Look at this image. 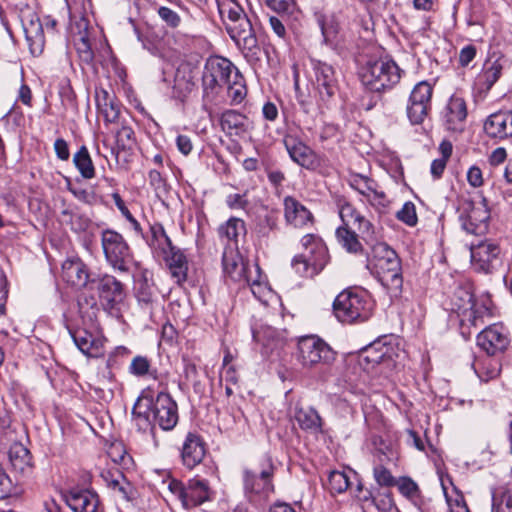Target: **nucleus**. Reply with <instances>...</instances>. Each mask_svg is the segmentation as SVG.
<instances>
[{
	"label": "nucleus",
	"instance_id": "4468645a",
	"mask_svg": "<svg viewBox=\"0 0 512 512\" xmlns=\"http://www.w3.org/2000/svg\"><path fill=\"white\" fill-rule=\"evenodd\" d=\"M313 85L319 100L328 104L339 90L338 78L333 66L320 60H312Z\"/></svg>",
	"mask_w": 512,
	"mask_h": 512
},
{
	"label": "nucleus",
	"instance_id": "2eb2a0df",
	"mask_svg": "<svg viewBox=\"0 0 512 512\" xmlns=\"http://www.w3.org/2000/svg\"><path fill=\"white\" fill-rule=\"evenodd\" d=\"M478 347L490 355L504 353L510 345L508 330L499 324H493L483 329L476 338Z\"/></svg>",
	"mask_w": 512,
	"mask_h": 512
},
{
	"label": "nucleus",
	"instance_id": "a19ab883",
	"mask_svg": "<svg viewBox=\"0 0 512 512\" xmlns=\"http://www.w3.org/2000/svg\"><path fill=\"white\" fill-rule=\"evenodd\" d=\"M162 430H171L178 423V406L170 395L162 393Z\"/></svg>",
	"mask_w": 512,
	"mask_h": 512
},
{
	"label": "nucleus",
	"instance_id": "f257e3e1",
	"mask_svg": "<svg viewBox=\"0 0 512 512\" xmlns=\"http://www.w3.org/2000/svg\"><path fill=\"white\" fill-rule=\"evenodd\" d=\"M223 24L230 38L248 62L260 60L261 48L251 19L235 0H216Z\"/></svg>",
	"mask_w": 512,
	"mask_h": 512
},
{
	"label": "nucleus",
	"instance_id": "a211bd4d",
	"mask_svg": "<svg viewBox=\"0 0 512 512\" xmlns=\"http://www.w3.org/2000/svg\"><path fill=\"white\" fill-rule=\"evenodd\" d=\"M165 238L167 250L165 251V262L172 279L181 284L186 281L188 272V260L184 252L172 244L170 238L162 228V238Z\"/></svg>",
	"mask_w": 512,
	"mask_h": 512
},
{
	"label": "nucleus",
	"instance_id": "864d4df0",
	"mask_svg": "<svg viewBox=\"0 0 512 512\" xmlns=\"http://www.w3.org/2000/svg\"><path fill=\"white\" fill-rule=\"evenodd\" d=\"M395 486H397L399 492L408 499H415L419 496L418 485L409 477H401L396 480Z\"/></svg>",
	"mask_w": 512,
	"mask_h": 512
},
{
	"label": "nucleus",
	"instance_id": "58836bf2",
	"mask_svg": "<svg viewBox=\"0 0 512 512\" xmlns=\"http://www.w3.org/2000/svg\"><path fill=\"white\" fill-rule=\"evenodd\" d=\"M254 272L256 273V277L252 278L250 275L246 277L244 280L251 289L252 294L254 297L262 302L267 303L269 300V297L271 296V289L268 287V284L261 280V273L260 268L257 264L253 266Z\"/></svg>",
	"mask_w": 512,
	"mask_h": 512
},
{
	"label": "nucleus",
	"instance_id": "e2e57ef3",
	"mask_svg": "<svg viewBox=\"0 0 512 512\" xmlns=\"http://www.w3.org/2000/svg\"><path fill=\"white\" fill-rule=\"evenodd\" d=\"M361 357L367 364H379L383 361L385 352L378 351L377 347L372 345L363 351Z\"/></svg>",
	"mask_w": 512,
	"mask_h": 512
},
{
	"label": "nucleus",
	"instance_id": "9b49d317",
	"mask_svg": "<svg viewBox=\"0 0 512 512\" xmlns=\"http://www.w3.org/2000/svg\"><path fill=\"white\" fill-rule=\"evenodd\" d=\"M460 221L463 229L470 234L483 235L488 231L490 210L487 200L482 197L481 201L473 202L466 200L461 204Z\"/></svg>",
	"mask_w": 512,
	"mask_h": 512
},
{
	"label": "nucleus",
	"instance_id": "72a5a7b5",
	"mask_svg": "<svg viewBox=\"0 0 512 512\" xmlns=\"http://www.w3.org/2000/svg\"><path fill=\"white\" fill-rule=\"evenodd\" d=\"M505 60L501 57L492 60L488 59L483 67L482 72L479 74L477 81L481 85V89L488 91L497 82L502 74Z\"/></svg>",
	"mask_w": 512,
	"mask_h": 512
},
{
	"label": "nucleus",
	"instance_id": "f8f14e48",
	"mask_svg": "<svg viewBox=\"0 0 512 512\" xmlns=\"http://www.w3.org/2000/svg\"><path fill=\"white\" fill-rule=\"evenodd\" d=\"M238 71L233 63L226 58H209L202 77L204 90L217 92V89L224 87Z\"/></svg>",
	"mask_w": 512,
	"mask_h": 512
},
{
	"label": "nucleus",
	"instance_id": "c9c22d12",
	"mask_svg": "<svg viewBox=\"0 0 512 512\" xmlns=\"http://www.w3.org/2000/svg\"><path fill=\"white\" fill-rule=\"evenodd\" d=\"M75 345L85 355L96 356L100 348V340L87 330H76L71 333Z\"/></svg>",
	"mask_w": 512,
	"mask_h": 512
},
{
	"label": "nucleus",
	"instance_id": "dca6fc26",
	"mask_svg": "<svg viewBox=\"0 0 512 512\" xmlns=\"http://www.w3.org/2000/svg\"><path fill=\"white\" fill-rule=\"evenodd\" d=\"M501 248L491 239H486L471 247V259L475 267L483 272H491L500 264Z\"/></svg>",
	"mask_w": 512,
	"mask_h": 512
},
{
	"label": "nucleus",
	"instance_id": "7c9ffc66",
	"mask_svg": "<svg viewBox=\"0 0 512 512\" xmlns=\"http://www.w3.org/2000/svg\"><path fill=\"white\" fill-rule=\"evenodd\" d=\"M8 457L13 470L21 475H28L32 472V457L30 451L21 443H14L10 446Z\"/></svg>",
	"mask_w": 512,
	"mask_h": 512
},
{
	"label": "nucleus",
	"instance_id": "8fccbe9b",
	"mask_svg": "<svg viewBox=\"0 0 512 512\" xmlns=\"http://www.w3.org/2000/svg\"><path fill=\"white\" fill-rule=\"evenodd\" d=\"M107 453L113 462L122 466H127L132 461L122 441H114L111 443Z\"/></svg>",
	"mask_w": 512,
	"mask_h": 512
},
{
	"label": "nucleus",
	"instance_id": "412c9836",
	"mask_svg": "<svg viewBox=\"0 0 512 512\" xmlns=\"http://www.w3.org/2000/svg\"><path fill=\"white\" fill-rule=\"evenodd\" d=\"M95 102L98 113L105 123H116L121 112V104L113 92L104 88L95 89Z\"/></svg>",
	"mask_w": 512,
	"mask_h": 512
},
{
	"label": "nucleus",
	"instance_id": "69168bd1",
	"mask_svg": "<svg viewBox=\"0 0 512 512\" xmlns=\"http://www.w3.org/2000/svg\"><path fill=\"white\" fill-rule=\"evenodd\" d=\"M477 53L476 47L474 45H466L464 46L459 53V64L462 67L468 66L471 61L475 58Z\"/></svg>",
	"mask_w": 512,
	"mask_h": 512
},
{
	"label": "nucleus",
	"instance_id": "c756f323",
	"mask_svg": "<svg viewBox=\"0 0 512 512\" xmlns=\"http://www.w3.org/2000/svg\"><path fill=\"white\" fill-rule=\"evenodd\" d=\"M496 356L486 353L484 356L475 357L472 367L481 381L487 382L499 375L501 363Z\"/></svg>",
	"mask_w": 512,
	"mask_h": 512
},
{
	"label": "nucleus",
	"instance_id": "1a4fd4ad",
	"mask_svg": "<svg viewBox=\"0 0 512 512\" xmlns=\"http://www.w3.org/2000/svg\"><path fill=\"white\" fill-rule=\"evenodd\" d=\"M451 310L457 313L462 327H479L483 324V315L488 313V308L477 306L472 292L463 287L455 290L451 298Z\"/></svg>",
	"mask_w": 512,
	"mask_h": 512
},
{
	"label": "nucleus",
	"instance_id": "2f4dec72",
	"mask_svg": "<svg viewBox=\"0 0 512 512\" xmlns=\"http://www.w3.org/2000/svg\"><path fill=\"white\" fill-rule=\"evenodd\" d=\"M210 488L206 480L194 478L189 481L185 491L184 507L201 505L210 499Z\"/></svg>",
	"mask_w": 512,
	"mask_h": 512
},
{
	"label": "nucleus",
	"instance_id": "9d476101",
	"mask_svg": "<svg viewBox=\"0 0 512 512\" xmlns=\"http://www.w3.org/2000/svg\"><path fill=\"white\" fill-rule=\"evenodd\" d=\"M297 359L304 367L330 364L335 360L332 348L317 336H305L298 341Z\"/></svg>",
	"mask_w": 512,
	"mask_h": 512
},
{
	"label": "nucleus",
	"instance_id": "de8ad7c7",
	"mask_svg": "<svg viewBox=\"0 0 512 512\" xmlns=\"http://www.w3.org/2000/svg\"><path fill=\"white\" fill-rule=\"evenodd\" d=\"M350 478L343 471H331L328 477V488L332 493H343L350 487Z\"/></svg>",
	"mask_w": 512,
	"mask_h": 512
},
{
	"label": "nucleus",
	"instance_id": "f03ea898",
	"mask_svg": "<svg viewBox=\"0 0 512 512\" xmlns=\"http://www.w3.org/2000/svg\"><path fill=\"white\" fill-rule=\"evenodd\" d=\"M368 267L388 291L390 298H398L402 292L403 278L397 253L385 243L373 245V254Z\"/></svg>",
	"mask_w": 512,
	"mask_h": 512
},
{
	"label": "nucleus",
	"instance_id": "052dcab7",
	"mask_svg": "<svg viewBox=\"0 0 512 512\" xmlns=\"http://www.w3.org/2000/svg\"><path fill=\"white\" fill-rule=\"evenodd\" d=\"M116 141L122 149L131 148L134 144V131L131 127L123 125L116 133Z\"/></svg>",
	"mask_w": 512,
	"mask_h": 512
},
{
	"label": "nucleus",
	"instance_id": "a878e982",
	"mask_svg": "<svg viewBox=\"0 0 512 512\" xmlns=\"http://www.w3.org/2000/svg\"><path fill=\"white\" fill-rule=\"evenodd\" d=\"M205 444L200 436L189 433L183 443L181 457L183 464L192 469L200 464L205 456Z\"/></svg>",
	"mask_w": 512,
	"mask_h": 512
},
{
	"label": "nucleus",
	"instance_id": "c85d7f7f",
	"mask_svg": "<svg viewBox=\"0 0 512 512\" xmlns=\"http://www.w3.org/2000/svg\"><path fill=\"white\" fill-rule=\"evenodd\" d=\"M467 117L465 101L460 97H452L446 107L445 121L447 129L462 131Z\"/></svg>",
	"mask_w": 512,
	"mask_h": 512
},
{
	"label": "nucleus",
	"instance_id": "7ed1b4c3",
	"mask_svg": "<svg viewBox=\"0 0 512 512\" xmlns=\"http://www.w3.org/2000/svg\"><path fill=\"white\" fill-rule=\"evenodd\" d=\"M186 10L177 4L174 7L162 5V22L166 29L162 32V57H167L170 61L180 58L181 49L187 42V34L180 28L183 25L182 15Z\"/></svg>",
	"mask_w": 512,
	"mask_h": 512
},
{
	"label": "nucleus",
	"instance_id": "0e129e2a",
	"mask_svg": "<svg viewBox=\"0 0 512 512\" xmlns=\"http://www.w3.org/2000/svg\"><path fill=\"white\" fill-rule=\"evenodd\" d=\"M149 361L145 357L137 356L130 364V372L136 376H143L149 371Z\"/></svg>",
	"mask_w": 512,
	"mask_h": 512
},
{
	"label": "nucleus",
	"instance_id": "603ef678",
	"mask_svg": "<svg viewBox=\"0 0 512 512\" xmlns=\"http://www.w3.org/2000/svg\"><path fill=\"white\" fill-rule=\"evenodd\" d=\"M278 332L271 326H261L253 329V338L255 341L269 347L276 340Z\"/></svg>",
	"mask_w": 512,
	"mask_h": 512
},
{
	"label": "nucleus",
	"instance_id": "338daca9",
	"mask_svg": "<svg viewBox=\"0 0 512 512\" xmlns=\"http://www.w3.org/2000/svg\"><path fill=\"white\" fill-rule=\"evenodd\" d=\"M467 181L474 188H478L483 185V174L478 166H472L469 168L467 171Z\"/></svg>",
	"mask_w": 512,
	"mask_h": 512
},
{
	"label": "nucleus",
	"instance_id": "bb28decb",
	"mask_svg": "<svg viewBox=\"0 0 512 512\" xmlns=\"http://www.w3.org/2000/svg\"><path fill=\"white\" fill-rule=\"evenodd\" d=\"M286 150L291 159L304 168H312L315 165V154L310 147L299 139L287 136L284 139Z\"/></svg>",
	"mask_w": 512,
	"mask_h": 512
},
{
	"label": "nucleus",
	"instance_id": "423d86ee",
	"mask_svg": "<svg viewBox=\"0 0 512 512\" xmlns=\"http://www.w3.org/2000/svg\"><path fill=\"white\" fill-rule=\"evenodd\" d=\"M160 400V392L151 387H147L138 397L132 414L135 424L139 431L150 433L155 446H157L156 432L157 426H160L159 409L157 403Z\"/></svg>",
	"mask_w": 512,
	"mask_h": 512
},
{
	"label": "nucleus",
	"instance_id": "e433bc0d",
	"mask_svg": "<svg viewBox=\"0 0 512 512\" xmlns=\"http://www.w3.org/2000/svg\"><path fill=\"white\" fill-rule=\"evenodd\" d=\"M224 87L227 89V97L230 99L231 105L240 104L247 96L245 80L239 71Z\"/></svg>",
	"mask_w": 512,
	"mask_h": 512
},
{
	"label": "nucleus",
	"instance_id": "ea45409f",
	"mask_svg": "<svg viewBox=\"0 0 512 512\" xmlns=\"http://www.w3.org/2000/svg\"><path fill=\"white\" fill-rule=\"evenodd\" d=\"M349 184L353 189L369 199L371 195H373L374 198L384 196L382 192H377L375 181L367 176L361 174H352L349 178Z\"/></svg>",
	"mask_w": 512,
	"mask_h": 512
},
{
	"label": "nucleus",
	"instance_id": "4be33fe9",
	"mask_svg": "<svg viewBox=\"0 0 512 512\" xmlns=\"http://www.w3.org/2000/svg\"><path fill=\"white\" fill-rule=\"evenodd\" d=\"M65 501L73 512H98V495L88 489H71L65 494Z\"/></svg>",
	"mask_w": 512,
	"mask_h": 512
},
{
	"label": "nucleus",
	"instance_id": "3c124183",
	"mask_svg": "<svg viewBox=\"0 0 512 512\" xmlns=\"http://www.w3.org/2000/svg\"><path fill=\"white\" fill-rule=\"evenodd\" d=\"M278 228V217L275 213H268L261 218L256 226V232L261 237H268Z\"/></svg>",
	"mask_w": 512,
	"mask_h": 512
},
{
	"label": "nucleus",
	"instance_id": "ddd939ff",
	"mask_svg": "<svg viewBox=\"0 0 512 512\" xmlns=\"http://www.w3.org/2000/svg\"><path fill=\"white\" fill-rule=\"evenodd\" d=\"M433 86L420 81L412 89L406 107L407 117L412 125L422 124L431 110Z\"/></svg>",
	"mask_w": 512,
	"mask_h": 512
},
{
	"label": "nucleus",
	"instance_id": "774afa93",
	"mask_svg": "<svg viewBox=\"0 0 512 512\" xmlns=\"http://www.w3.org/2000/svg\"><path fill=\"white\" fill-rule=\"evenodd\" d=\"M372 502L378 510L383 512L391 510L394 506V501L390 493H384L383 495L374 497Z\"/></svg>",
	"mask_w": 512,
	"mask_h": 512
},
{
	"label": "nucleus",
	"instance_id": "79ce46f5",
	"mask_svg": "<svg viewBox=\"0 0 512 512\" xmlns=\"http://www.w3.org/2000/svg\"><path fill=\"white\" fill-rule=\"evenodd\" d=\"M492 512H512V486L492 492Z\"/></svg>",
	"mask_w": 512,
	"mask_h": 512
},
{
	"label": "nucleus",
	"instance_id": "a18cd8bd",
	"mask_svg": "<svg viewBox=\"0 0 512 512\" xmlns=\"http://www.w3.org/2000/svg\"><path fill=\"white\" fill-rule=\"evenodd\" d=\"M318 23L321 28L324 42L328 45L334 44L339 32V25L335 19L333 17L321 16L318 18Z\"/></svg>",
	"mask_w": 512,
	"mask_h": 512
},
{
	"label": "nucleus",
	"instance_id": "bf43d9fd",
	"mask_svg": "<svg viewBox=\"0 0 512 512\" xmlns=\"http://www.w3.org/2000/svg\"><path fill=\"white\" fill-rule=\"evenodd\" d=\"M76 50L82 62L89 64L93 61L94 52L86 36H81L76 42Z\"/></svg>",
	"mask_w": 512,
	"mask_h": 512
},
{
	"label": "nucleus",
	"instance_id": "49530a36",
	"mask_svg": "<svg viewBox=\"0 0 512 512\" xmlns=\"http://www.w3.org/2000/svg\"><path fill=\"white\" fill-rule=\"evenodd\" d=\"M336 236L338 241L344 248L349 252H358L361 249V244L358 240V236L354 231L348 229V227H339L336 230Z\"/></svg>",
	"mask_w": 512,
	"mask_h": 512
},
{
	"label": "nucleus",
	"instance_id": "473e14b6",
	"mask_svg": "<svg viewBox=\"0 0 512 512\" xmlns=\"http://www.w3.org/2000/svg\"><path fill=\"white\" fill-rule=\"evenodd\" d=\"M294 419L302 430L318 433L322 430V418L316 409L311 406L295 407Z\"/></svg>",
	"mask_w": 512,
	"mask_h": 512
},
{
	"label": "nucleus",
	"instance_id": "6e6d98bb",
	"mask_svg": "<svg viewBox=\"0 0 512 512\" xmlns=\"http://www.w3.org/2000/svg\"><path fill=\"white\" fill-rule=\"evenodd\" d=\"M373 476L376 483L381 487L395 486V477L383 464H378L374 467Z\"/></svg>",
	"mask_w": 512,
	"mask_h": 512
},
{
	"label": "nucleus",
	"instance_id": "aec40b11",
	"mask_svg": "<svg viewBox=\"0 0 512 512\" xmlns=\"http://www.w3.org/2000/svg\"><path fill=\"white\" fill-rule=\"evenodd\" d=\"M90 283L96 285L101 301L108 308H113L123 298V285L112 275L105 274L91 279Z\"/></svg>",
	"mask_w": 512,
	"mask_h": 512
},
{
	"label": "nucleus",
	"instance_id": "6e6552de",
	"mask_svg": "<svg viewBox=\"0 0 512 512\" xmlns=\"http://www.w3.org/2000/svg\"><path fill=\"white\" fill-rule=\"evenodd\" d=\"M101 243L107 262L115 270L128 272L133 257L123 236L114 230L107 229L102 232Z\"/></svg>",
	"mask_w": 512,
	"mask_h": 512
},
{
	"label": "nucleus",
	"instance_id": "393cba45",
	"mask_svg": "<svg viewBox=\"0 0 512 512\" xmlns=\"http://www.w3.org/2000/svg\"><path fill=\"white\" fill-rule=\"evenodd\" d=\"M62 278L75 287H86L90 280L87 266L79 258L67 259L62 264Z\"/></svg>",
	"mask_w": 512,
	"mask_h": 512
},
{
	"label": "nucleus",
	"instance_id": "cd10ccee",
	"mask_svg": "<svg viewBox=\"0 0 512 512\" xmlns=\"http://www.w3.org/2000/svg\"><path fill=\"white\" fill-rule=\"evenodd\" d=\"M223 272L233 281H242L251 273L242 257L233 249L225 250L222 257Z\"/></svg>",
	"mask_w": 512,
	"mask_h": 512
},
{
	"label": "nucleus",
	"instance_id": "4d7b16f0",
	"mask_svg": "<svg viewBox=\"0 0 512 512\" xmlns=\"http://www.w3.org/2000/svg\"><path fill=\"white\" fill-rule=\"evenodd\" d=\"M356 226L360 237L366 243L372 244L376 240L374 225L366 217L361 215L356 221Z\"/></svg>",
	"mask_w": 512,
	"mask_h": 512
},
{
	"label": "nucleus",
	"instance_id": "f704fd0d",
	"mask_svg": "<svg viewBox=\"0 0 512 512\" xmlns=\"http://www.w3.org/2000/svg\"><path fill=\"white\" fill-rule=\"evenodd\" d=\"M220 125L224 132L238 135L248 130V119L236 110H226L221 114Z\"/></svg>",
	"mask_w": 512,
	"mask_h": 512
},
{
	"label": "nucleus",
	"instance_id": "6ab92c4d",
	"mask_svg": "<svg viewBox=\"0 0 512 512\" xmlns=\"http://www.w3.org/2000/svg\"><path fill=\"white\" fill-rule=\"evenodd\" d=\"M284 218L288 225L297 229H306L314 224V216L301 202L292 196L283 200Z\"/></svg>",
	"mask_w": 512,
	"mask_h": 512
},
{
	"label": "nucleus",
	"instance_id": "c03bdc74",
	"mask_svg": "<svg viewBox=\"0 0 512 512\" xmlns=\"http://www.w3.org/2000/svg\"><path fill=\"white\" fill-rule=\"evenodd\" d=\"M291 265L295 272L302 277H313L323 270L318 269L313 265V260L302 254L294 256Z\"/></svg>",
	"mask_w": 512,
	"mask_h": 512
},
{
	"label": "nucleus",
	"instance_id": "39448f33",
	"mask_svg": "<svg viewBox=\"0 0 512 512\" xmlns=\"http://www.w3.org/2000/svg\"><path fill=\"white\" fill-rule=\"evenodd\" d=\"M401 69L391 59L368 61L359 71L362 84L373 92L394 87L401 79Z\"/></svg>",
	"mask_w": 512,
	"mask_h": 512
},
{
	"label": "nucleus",
	"instance_id": "13d9d810",
	"mask_svg": "<svg viewBox=\"0 0 512 512\" xmlns=\"http://www.w3.org/2000/svg\"><path fill=\"white\" fill-rule=\"evenodd\" d=\"M168 480V492L170 493L171 500L180 501L184 506L185 499V491L186 488L182 484L181 481L172 478L169 474L167 476Z\"/></svg>",
	"mask_w": 512,
	"mask_h": 512
},
{
	"label": "nucleus",
	"instance_id": "4c0bfd02",
	"mask_svg": "<svg viewBox=\"0 0 512 512\" xmlns=\"http://www.w3.org/2000/svg\"><path fill=\"white\" fill-rule=\"evenodd\" d=\"M73 163L84 179L95 177V167L86 146H81L73 155Z\"/></svg>",
	"mask_w": 512,
	"mask_h": 512
},
{
	"label": "nucleus",
	"instance_id": "680f3d73",
	"mask_svg": "<svg viewBox=\"0 0 512 512\" xmlns=\"http://www.w3.org/2000/svg\"><path fill=\"white\" fill-rule=\"evenodd\" d=\"M13 490V481L0 463V499L9 497L13 493Z\"/></svg>",
	"mask_w": 512,
	"mask_h": 512
},
{
	"label": "nucleus",
	"instance_id": "5fc2aeb1",
	"mask_svg": "<svg viewBox=\"0 0 512 512\" xmlns=\"http://www.w3.org/2000/svg\"><path fill=\"white\" fill-rule=\"evenodd\" d=\"M396 217L408 226H415L418 222V217L414 203L411 201L405 202L402 208L397 212Z\"/></svg>",
	"mask_w": 512,
	"mask_h": 512
},
{
	"label": "nucleus",
	"instance_id": "09e8293b",
	"mask_svg": "<svg viewBox=\"0 0 512 512\" xmlns=\"http://www.w3.org/2000/svg\"><path fill=\"white\" fill-rule=\"evenodd\" d=\"M338 209L339 216L344 223L343 227H348L350 224L356 225L357 219L362 215L344 198L338 200Z\"/></svg>",
	"mask_w": 512,
	"mask_h": 512
},
{
	"label": "nucleus",
	"instance_id": "0eeeda50",
	"mask_svg": "<svg viewBox=\"0 0 512 512\" xmlns=\"http://www.w3.org/2000/svg\"><path fill=\"white\" fill-rule=\"evenodd\" d=\"M274 465L272 459L263 456L252 468L244 471L245 491L267 499L274 491Z\"/></svg>",
	"mask_w": 512,
	"mask_h": 512
},
{
	"label": "nucleus",
	"instance_id": "20e7f679",
	"mask_svg": "<svg viewBox=\"0 0 512 512\" xmlns=\"http://www.w3.org/2000/svg\"><path fill=\"white\" fill-rule=\"evenodd\" d=\"M333 310L341 322H363L372 315L373 303L365 291L344 290L334 300Z\"/></svg>",
	"mask_w": 512,
	"mask_h": 512
},
{
	"label": "nucleus",
	"instance_id": "37998d69",
	"mask_svg": "<svg viewBox=\"0 0 512 512\" xmlns=\"http://www.w3.org/2000/svg\"><path fill=\"white\" fill-rule=\"evenodd\" d=\"M246 232L245 223L239 218H230L225 224L219 228L221 237L227 238L228 241L237 243L238 237Z\"/></svg>",
	"mask_w": 512,
	"mask_h": 512
},
{
	"label": "nucleus",
	"instance_id": "5701e85b",
	"mask_svg": "<svg viewBox=\"0 0 512 512\" xmlns=\"http://www.w3.org/2000/svg\"><path fill=\"white\" fill-rule=\"evenodd\" d=\"M484 131L490 138L506 139L512 136V111L491 114L484 123Z\"/></svg>",
	"mask_w": 512,
	"mask_h": 512
},
{
	"label": "nucleus",
	"instance_id": "b1692460",
	"mask_svg": "<svg viewBox=\"0 0 512 512\" xmlns=\"http://www.w3.org/2000/svg\"><path fill=\"white\" fill-rule=\"evenodd\" d=\"M300 242L305 250V253L302 255H307L308 258L313 260V265L318 269H324L329 262V254L322 238L316 234H306L301 238Z\"/></svg>",
	"mask_w": 512,
	"mask_h": 512
},
{
	"label": "nucleus",
	"instance_id": "f3484780",
	"mask_svg": "<svg viewBox=\"0 0 512 512\" xmlns=\"http://www.w3.org/2000/svg\"><path fill=\"white\" fill-rule=\"evenodd\" d=\"M21 23L31 54L39 56L45 46L43 23L33 11L23 13Z\"/></svg>",
	"mask_w": 512,
	"mask_h": 512
}]
</instances>
